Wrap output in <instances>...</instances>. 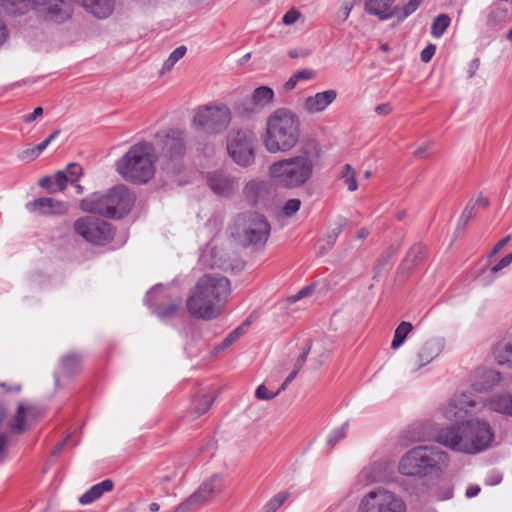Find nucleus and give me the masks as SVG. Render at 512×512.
<instances>
[{"instance_id":"nucleus-46","label":"nucleus","mask_w":512,"mask_h":512,"mask_svg":"<svg viewBox=\"0 0 512 512\" xmlns=\"http://www.w3.org/2000/svg\"><path fill=\"white\" fill-rule=\"evenodd\" d=\"M395 253L396 249L391 247L378 257L374 266L376 273H379L384 269L385 265L389 262Z\"/></svg>"},{"instance_id":"nucleus-3","label":"nucleus","mask_w":512,"mask_h":512,"mask_svg":"<svg viewBox=\"0 0 512 512\" xmlns=\"http://www.w3.org/2000/svg\"><path fill=\"white\" fill-rule=\"evenodd\" d=\"M320 155L319 143L314 139L308 140L301 146L298 156L273 163L269 168L270 177L282 187H300L312 177L314 166Z\"/></svg>"},{"instance_id":"nucleus-25","label":"nucleus","mask_w":512,"mask_h":512,"mask_svg":"<svg viewBox=\"0 0 512 512\" xmlns=\"http://www.w3.org/2000/svg\"><path fill=\"white\" fill-rule=\"evenodd\" d=\"M396 0H366L365 11L370 14L377 16L379 20H387L394 16L393 3Z\"/></svg>"},{"instance_id":"nucleus-62","label":"nucleus","mask_w":512,"mask_h":512,"mask_svg":"<svg viewBox=\"0 0 512 512\" xmlns=\"http://www.w3.org/2000/svg\"><path fill=\"white\" fill-rule=\"evenodd\" d=\"M38 156H39L38 153H36V151H34V147H33L30 149L24 150L20 157L23 160H33V159L37 158Z\"/></svg>"},{"instance_id":"nucleus-22","label":"nucleus","mask_w":512,"mask_h":512,"mask_svg":"<svg viewBox=\"0 0 512 512\" xmlns=\"http://www.w3.org/2000/svg\"><path fill=\"white\" fill-rule=\"evenodd\" d=\"M82 368V357L76 353H69L64 355L61 358L60 369L57 374H55V384L56 386L60 383L61 377H72L78 373H80Z\"/></svg>"},{"instance_id":"nucleus-43","label":"nucleus","mask_w":512,"mask_h":512,"mask_svg":"<svg viewBox=\"0 0 512 512\" xmlns=\"http://www.w3.org/2000/svg\"><path fill=\"white\" fill-rule=\"evenodd\" d=\"M342 178L348 187L349 191H355L358 188V183L355 176V171L350 164H345L342 171Z\"/></svg>"},{"instance_id":"nucleus-26","label":"nucleus","mask_w":512,"mask_h":512,"mask_svg":"<svg viewBox=\"0 0 512 512\" xmlns=\"http://www.w3.org/2000/svg\"><path fill=\"white\" fill-rule=\"evenodd\" d=\"M493 356L499 365L512 369V334L500 340L493 348Z\"/></svg>"},{"instance_id":"nucleus-38","label":"nucleus","mask_w":512,"mask_h":512,"mask_svg":"<svg viewBox=\"0 0 512 512\" xmlns=\"http://www.w3.org/2000/svg\"><path fill=\"white\" fill-rule=\"evenodd\" d=\"M507 10L500 6H492L487 16L486 24L489 27H495L506 18Z\"/></svg>"},{"instance_id":"nucleus-40","label":"nucleus","mask_w":512,"mask_h":512,"mask_svg":"<svg viewBox=\"0 0 512 512\" xmlns=\"http://www.w3.org/2000/svg\"><path fill=\"white\" fill-rule=\"evenodd\" d=\"M25 417V408L22 404H20L17 408V413L14 416V419L8 424L11 431L16 433H22L24 431Z\"/></svg>"},{"instance_id":"nucleus-50","label":"nucleus","mask_w":512,"mask_h":512,"mask_svg":"<svg viewBox=\"0 0 512 512\" xmlns=\"http://www.w3.org/2000/svg\"><path fill=\"white\" fill-rule=\"evenodd\" d=\"M342 230H343V224H339L337 227L333 228L331 230V232L328 233V235L326 237L327 249H331L334 246V244L337 240V237L342 232Z\"/></svg>"},{"instance_id":"nucleus-44","label":"nucleus","mask_w":512,"mask_h":512,"mask_svg":"<svg viewBox=\"0 0 512 512\" xmlns=\"http://www.w3.org/2000/svg\"><path fill=\"white\" fill-rule=\"evenodd\" d=\"M475 207L476 203L469 202L464 210L462 211V214L458 221V229H463L467 225L468 221L472 219L475 216Z\"/></svg>"},{"instance_id":"nucleus-57","label":"nucleus","mask_w":512,"mask_h":512,"mask_svg":"<svg viewBox=\"0 0 512 512\" xmlns=\"http://www.w3.org/2000/svg\"><path fill=\"white\" fill-rule=\"evenodd\" d=\"M43 114V108L42 107H37L34 109V111L28 115H25L23 117V121L25 123H30L34 120H36L38 117L42 116Z\"/></svg>"},{"instance_id":"nucleus-54","label":"nucleus","mask_w":512,"mask_h":512,"mask_svg":"<svg viewBox=\"0 0 512 512\" xmlns=\"http://www.w3.org/2000/svg\"><path fill=\"white\" fill-rule=\"evenodd\" d=\"M299 16L300 13L297 10L291 9L284 14L282 21L285 25H291L298 20Z\"/></svg>"},{"instance_id":"nucleus-64","label":"nucleus","mask_w":512,"mask_h":512,"mask_svg":"<svg viewBox=\"0 0 512 512\" xmlns=\"http://www.w3.org/2000/svg\"><path fill=\"white\" fill-rule=\"evenodd\" d=\"M308 54H309V53H308V51L303 50V49H293V50H290V51L288 52V55H289L291 58H293V59H295V58H299V57H305V56H307Z\"/></svg>"},{"instance_id":"nucleus-59","label":"nucleus","mask_w":512,"mask_h":512,"mask_svg":"<svg viewBox=\"0 0 512 512\" xmlns=\"http://www.w3.org/2000/svg\"><path fill=\"white\" fill-rule=\"evenodd\" d=\"M298 373H299V370L294 368L293 371L287 376V378L281 384L280 388L278 389V392L284 391L287 388V386L296 378Z\"/></svg>"},{"instance_id":"nucleus-42","label":"nucleus","mask_w":512,"mask_h":512,"mask_svg":"<svg viewBox=\"0 0 512 512\" xmlns=\"http://www.w3.org/2000/svg\"><path fill=\"white\" fill-rule=\"evenodd\" d=\"M349 423L344 422L340 427L335 428L327 438V444L332 448L346 437Z\"/></svg>"},{"instance_id":"nucleus-31","label":"nucleus","mask_w":512,"mask_h":512,"mask_svg":"<svg viewBox=\"0 0 512 512\" xmlns=\"http://www.w3.org/2000/svg\"><path fill=\"white\" fill-rule=\"evenodd\" d=\"M426 255V247L422 244L413 245L408 251L403 264L407 269H410L422 263Z\"/></svg>"},{"instance_id":"nucleus-29","label":"nucleus","mask_w":512,"mask_h":512,"mask_svg":"<svg viewBox=\"0 0 512 512\" xmlns=\"http://www.w3.org/2000/svg\"><path fill=\"white\" fill-rule=\"evenodd\" d=\"M182 309V299L168 301L159 304L155 309V314L161 320H168L176 317Z\"/></svg>"},{"instance_id":"nucleus-4","label":"nucleus","mask_w":512,"mask_h":512,"mask_svg":"<svg viewBox=\"0 0 512 512\" xmlns=\"http://www.w3.org/2000/svg\"><path fill=\"white\" fill-rule=\"evenodd\" d=\"M300 134L297 114L288 108H278L267 118L263 144L270 153L288 152L297 145Z\"/></svg>"},{"instance_id":"nucleus-19","label":"nucleus","mask_w":512,"mask_h":512,"mask_svg":"<svg viewBox=\"0 0 512 512\" xmlns=\"http://www.w3.org/2000/svg\"><path fill=\"white\" fill-rule=\"evenodd\" d=\"M274 91L268 86L256 88L251 96V103H242L238 107V112L242 116H248L256 112L258 107H264L273 102Z\"/></svg>"},{"instance_id":"nucleus-8","label":"nucleus","mask_w":512,"mask_h":512,"mask_svg":"<svg viewBox=\"0 0 512 512\" xmlns=\"http://www.w3.org/2000/svg\"><path fill=\"white\" fill-rule=\"evenodd\" d=\"M155 150L161 168L171 174H178L184 169L186 154V132L181 129L163 130L155 135Z\"/></svg>"},{"instance_id":"nucleus-33","label":"nucleus","mask_w":512,"mask_h":512,"mask_svg":"<svg viewBox=\"0 0 512 512\" xmlns=\"http://www.w3.org/2000/svg\"><path fill=\"white\" fill-rule=\"evenodd\" d=\"M215 397L209 394L197 397L192 402V410L196 417L206 413L214 402Z\"/></svg>"},{"instance_id":"nucleus-41","label":"nucleus","mask_w":512,"mask_h":512,"mask_svg":"<svg viewBox=\"0 0 512 512\" xmlns=\"http://www.w3.org/2000/svg\"><path fill=\"white\" fill-rule=\"evenodd\" d=\"M288 492H280L273 496L263 507L262 512H276L288 499Z\"/></svg>"},{"instance_id":"nucleus-17","label":"nucleus","mask_w":512,"mask_h":512,"mask_svg":"<svg viewBox=\"0 0 512 512\" xmlns=\"http://www.w3.org/2000/svg\"><path fill=\"white\" fill-rule=\"evenodd\" d=\"M207 185L217 195H232L237 187V180L223 171H214L207 174Z\"/></svg>"},{"instance_id":"nucleus-52","label":"nucleus","mask_w":512,"mask_h":512,"mask_svg":"<svg viewBox=\"0 0 512 512\" xmlns=\"http://www.w3.org/2000/svg\"><path fill=\"white\" fill-rule=\"evenodd\" d=\"M59 133H60L59 130L54 131L44 141H42L40 144L35 146L34 151H36V153H38V155H40L46 149V147L50 144V142L52 140H54L59 135Z\"/></svg>"},{"instance_id":"nucleus-5","label":"nucleus","mask_w":512,"mask_h":512,"mask_svg":"<svg viewBox=\"0 0 512 512\" xmlns=\"http://www.w3.org/2000/svg\"><path fill=\"white\" fill-rule=\"evenodd\" d=\"M156 159L154 144L142 141L132 145L116 162V171L128 182L144 184L155 175Z\"/></svg>"},{"instance_id":"nucleus-32","label":"nucleus","mask_w":512,"mask_h":512,"mask_svg":"<svg viewBox=\"0 0 512 512\" xmlns=\"http://www.w3.org/2000/svg\"><path fill=\"white\" fill-rule=\"evenodd\" d=\"M413 325L410 322H401L394 332V337L391 343L393 349H398L405 341L407 335L412 331Z\"/></svg>"},{"instance_id":"nucleus-49","label":"nucleus","mask_w":512,"mask_h":512,"mask_svg":"<svg viewBox=\"0 0 512 512\" xmlns=\"http://www.w3.org/2000/svg\"><path fill=\"white\" fill-rule=\"evenodd\" d=\"M279 393L280 392H278V390L272 393L264 385H259L255 391V396L261 400H271L275 398Z\"/></svg>"},{"instance_id":"nucleus-2","label":"nucleus","mask_w":512,"mask_h":512,"mask_svg":"<svg viewBox=\"0 0 512 512\" xmlns=\"http://www.w3.org/2000/svg\"><path fill=\"white\" fill-rule=\"evenodd\" d=\"M494 438L486 421L469 420L441 428L436 441L454 451L473 454L487 449Z\"/></svg>"},{"instance_id":"nucleus-60","label":"nucleus","mask_w":512,"mask_h":512,"mask_svg":"<svg viewBox=\"0 0 512 512\" xmlns=\"http://www.w3.org/2000/svg\"><path fill=\"white\" fill-rule=\"evenodd\" d=\"M479 66H480V60L479 58H474L470 63H469V67H468V70H467V76L468 78H472L476 71L479 69Z\"/></svg>"},{"instance_id":"nucleus-15","label":"nucleus","mask_w":512,"mask_h":512,"mask_svg":"<svg viewBox=\"0 0 512 512\" xmlns=\"http://www.w3.org/2000/svg\"><path fill=\"white\" fill-rule=\"evenodd\" d=\"M479 403L466 393L454 395L448 405L444 408V417L448 420H463L469 413L475 411Z\"/></svg>"},{"instance_id":"nucleus-7","label":"nucleus","mask_w":512,"mask_h":512,"mask_svg":"<svg viewBox=\"0 0 512 512\" xmlns=\"http://www.w3.org/2000/svg\"><path fill=\"white\" fill-rule=\"evenodd\" d=\"M449 464L448 454L437 446H417L403 455L398 470L405 476L425 477Z\"/></svg>"},{"instance_id":"nucleus-45","label":"nucleus","mask_w":512,"mask_h":512,"mask_svg":"<svg viewBox=\"0 0 512 512\" xmlns=\"http://www.w3.org/2000/svg\"><path fill=\"white\" fill-rule=\"evenodd\" d=\"M68 175V183L74 184L83 174L82 166L78 163H70L63 170Z\"/></svg>"},{"instance_id":"nucleus-24","label":"nucleus","mask_w":512,"mask_h":512,"mask_svg":"<svg viewBox=\"0 0 512 512\" xmlns=\"http://www.w3.org/2000/svg\"><path fill=\"white\" fill-rule=\"evenodd\" d=\"M83 8L99 19L109 17L115 7V0H79Z\"/></svg>"},{"instance_id":"nucleus-11","label":"nucleus","mask_w":512,"mask_h":512,"mask_svg":"<svg viewBox=\"0 0 512 512\" xmlns=\"http://www.w3.org/2000/svg\"><path fill=\"white\" fill-rule=\"evenodd\" d=\"M74 230L87 242L95 245H105L114 237V229L110 223L92 216L78 218L74 222Z\"/></svg>"},{"instance_id":"nucleus-20","label":"nucleus","mask_w":512,"mask_h":512,"mask_svg":"<svg viewBox=\"0 0 512 512\" xmlns=\"http://www.w3.org/2000/svg\"><path fill=\"white\" fill-rule=\"evenodd\" d=\"M337 98V92L329 89L318 92L313 96H309L303 103V109L308 114H316L323 112Z\"/></svg>"},{"instance_id":"nucleus-48","label":"nucleus","mask_w":512,"mask_h":512,"mask_svg":"<svg viewBox=\"0 0 512 512\" xmlns=\"http://www.w3.org/2000/svg\"><path fill=\"white\" fill-rule=\"evenodd\" d=\"M300 206L301 201L299 199H289L283 207V214L287 217H291L300 209Z\"/></svg>"},{"instance_id":"nucleus-16","label":"nucleus","mask_w":512,"mask_h":512,"mask_svg":"<svg viewBox=\"0 0 512 512\" xmlns=\"http://www.w3.org/2000/svg\"><path fill=\"white\" fill-rule=\"evenodd\" d=\"M444 340L442 338H431L424 342L411 360L413 370H418L432 362L443 350Z\"/></svg>"},{"instance_id":"nucleus-18","label":"nucleus","mask_w":512,"mask_h":512,"mask_svg":"<svg viewBox=\"0 0 512 512\" xmlns=\"http://www.w3.org/2000/svg\"><path fill=\"white\" fill-rule=\"evenodd\" d=\"M26 209L36 215H58L68 210L65 202L50 197H41L26 203Z\"/></svg>"},{"instance_id":"nucleus-21","label":"nucleus","mask_w":512,"mask_h":512,"mask_svg":"<svg viewBox=\"0 0 512 512\" xmlns=\"http://www.w3.org/2000/svg\"><path fill=\"white\" fill-rule=\"evenodd\" d=\"M502 381L500 372L493 369H484L477 372L472 387L477 392H486L494 389Z\"/></svg>"},{"instance_id":"nucleus-34","label":"nucleus","mask_w":512,"mask_h":512,"mask_svg":"<svg viewBox=\"0 0 512 512\" xmlns=\"http://www.w3.org/2000/svg\"><path fill=\"white\" fill-rule=\"evenodd\" d=\"M423 1L424 0H408L403 7H394V16L397 17L398 22H402L415 12Z\"/></svg>"},{"instance_id":"nucleus-23","label":"nucleus","mask_w":512,"mask_h":512,"mask_svg":"<svg viewBox=\"0 0 512 512\" xmlns=\"http://www.w3.org/2000/svg\"><path fill=\"white\" fill-rule=\"evenodd\" d=\"M483 405L493 412L512 417V393L510 392L495 393Z\"/></svg>"},{"instance_id":"nucleus-9","label":"nucleus","mask_w":512,"mask_h":512,"mask_svg":"<svg viewBox=\"0 0 512 512\" xmlns=\"http://www.w3.org/2000/svg\"><path fill=\"white\" fill-rule=\"evenodd\" d=\"M231 119V110L227 105H205L196 110L192 123L205 135H218L228 128Z\"/></svg>"},{"instance_id":"nucleus-12","label":"nucleus","mask_w":512,"mask_h":512,"mask_svg":"<svg viewBox=\"0 0 512 512\" xmlns=\"http://www.w3.org/2000/svg\"><path fill=\"white\" fill-rule=\"evenodd\" d=\"M256 137L252 130L231 131L228 136L227 149L231 158L241 166H248L254 161V143Z\"/></svg>"},{"instance_id":"nucleus-13","label":"nucleus","mask_w":512,"mask_h":512,"mask_svg":"<svg viewBox=\"0 0 512 512\" xmlns=\"http://www.w3.org/2000/svg\"><path fill=\"white\" fill-rule=\"evenodd\" d=\"M224 489L223 479L219 474H214L204 481L199 488L186 500L180 503L174 512H191L204 503L213 499Z\"/></svg>"},{"instance_id":"nucleus-55","label":"nucleus","mask_w":512,"mask_h":512,"mask_svg":"<svg viewBox=\"0 0 512 512\" xmlns=\"http://www.w3.org/2000/svg\"><path fill=\"white\" fill-rule=\"evenodd\" d=\"M310 349H311V344L308 345V347L306 349L303 350V352L298 356L295 364H294V368L297 369V370H301L302 367L304 366L306 360H307V356L310 352Z\"/></svg>"},{"instance_id":"nucleus-63","label":"nucleus","mask_w":512,"mask_h":512,"mask_svg":"<svg viewBox=\"0 0 512 512\" xmlns=\"http://www.w3.org/2000/svg\"><path fill=\"white\" fill-rule=\"evenodd\" d=\"M309 293H310V290L308 288L302 289L296 295L291 296L289 298V301L294 303V302L304 298L305 296L309 295Z\"/></svg>"},{"instance_id":"nucleus-30","label":"nucleus","mask_w":512,"mask_h":512,"mask_svg":"<svg viewBox=\"0 0 512 512\" xmlns=\"http://www.w3.org/2000/svg\"><path fill=\"white\" fill-rule=\"evenodd\" d=\"M268 190V183L263 181H250L244 188V194L250 202L257 203L266 193H268Z\"/></svg>"},{"instance_id":"nucleus-39","label":"nucleus","mask_w":512,"mask_h":512,"mask_svg":"<svg viewBox=\"0 0 512 512\" xmlns=\"http://www.w3.org/2000/svg\"><path fill=\"white\" fill-rule=\"evenodd\" d=\"M187 52V48L185 46H179L177 47L170 55L169 57L166 59V61L164 62L163 66H162V69H161V73H164V72H168L170 71L174 65L181 59L184 57V55L186 54Z\"/></svg>"},{"instance_id":"nucleus-58","label":"nucleus","mask_w":512,"mask_h":512,"mask_svg":"<svg viewBox=\"0 0 512 512\" xmlns=\"http://www.w3.org/2000/svg\"><path fill=\"white\" fill-rule=\"evenodd\" d=\"M511 240V236L508 235L506 237H504L503 239H501L500 241H498L495 246L493 247L491 253H490V256H493L495 254H497L501 249L504 248L505 245L508 244V242Z\"/></svg>"},{"instance_id":"nucleus-51","label":"nucleus","mask_w":512,"mask_h":512,"mask_svg":"<svg viewBox=\"0 0 512 512\" xmlns=\"http://www.w3.org/2000/svg\"><path fill=\"white\" fill-rule=\"evenodd\" d=\"M512 263V252L504 256L496 265L491 267L490 272L497 274L502 269L508 267Z\"/></svg>"},{"instance_id":"nucleus-35","label":"nucleus","mask_w":512,"mask_h":512,"mask_svg":"<svg viewBox=\"0 0 512 512\" xmlns=\"http://www.w3.org/2000/svg\"><path fill=\"white\" fill-rule=\"evenodd\" d=\"M247 325L248 323H243L241 326L237 327L232 332H230L228 336L218 346L214 348L213 353L218 354L227 349L230 345H232L244 333Z\"/></svg>"},{"instance_id":"nucleus-56","label":"nucleus","mask_w":512,"mask_h":512,"mask_svg":"<svg viewBox=\"0 0 512 512\" xmlns=\"http://www.w3.org/2000/svg\"><path fill=\"white\" fill-rule=\"evenodd\" d=\"M315 75L314 71L311 70V69H303V70H300L298 72H296L294 74V78L299 81H302V80H309L311 78H313Z\"/></svg>"},{"instance_id":"nucleus-1","label":"nucleus","mask_w":512,"mask_h":512,"mask_svg":"<svg viewBox=\"0 0 512 512\" xmlns=\"http://www.w3.org/2000/svg\"><path fill=\"white\" fill-rule=\"evenodd\" d=\"M231 293L230 281L219 274H206L198 279L186 299L189 314L203 320H213Z\"/></svg>"},{"instance_id":"nucleus-47","label":"nucleus","mask_w":512,"mask_h":512,"mask_svg":"<svg viewBox=\"0 0 512 512\" xmlns=\"http://www.w3.org/2000/svg\"><path fill=\"white\" fill-rule=\"evenodd\" d=\"M357 0H341V8L338 13L340 22H345L352 11Z\"/></svg>"},{"instance_id":"nucleus-61","label":"nucleus","mask_w":512,"mask_h":512,"mask_svg":"<svg viewBox=\"0 0 512 512\" xmlns=\"http://www.w3.org/2000/svg\"><path fill=\"white\" fill-rule=\"evenodd\" d=\"M391 111H392V108L389 103H382L375 107V112L381 116L388 115L391 113Z\"/></svg>"},{"instance_id":"nucleus-6","label":"nucleus","mask_w":512,"mask_h":512,"mask_svg":"<svg viewBox=\"0 0 512 512\" xmlns=\"http://www.w3.org/2000/svg\"><path fill=\"white\" fill-rule=\"evenodd\" d=\"M134 202V193L125 185L119 184L105 192H94L83 198L79 207L86 213L121 218L131 210Z\"/></svg>"},{"instance_id":"nucleus-53","label":"nucleus","mask_w":512,"mask_h":512,"mask_svg":"<svg viewBox=\"0 0 512 512\" xmlns=\"http://www.w3.org/2000/svg\"><path fill=\"white\" fill-rule=\"evenodd\" d=\"M435 51L436 46L434 44H428L420 54L421 61L424 63H428L434 56Z\"/></svg>"},{"instance_id":"nucleus-14","label":"nucleus","mask_w":512,"mask_h":512,"mask_svg":"<svg viewBox=\"0 0 512 512\" xmlns=\"http://www.w3.org/2000/svg\"><path fill=\"white\" fill-rule=\"evenodd\" d=\"M243 225L244 241L247 245H264L270 235V224L267 219L258 213L251 212L238 218Z\"/></svg>"},{"instance_id":"nucleus-28","label":"nucleus","mask_w":512,"mask_h":512,"mask_svg":"<svg viewBox=\"0 0 512 512\" xmlns=\"http://www.w3.org/2000/svg\"><path fill=\"white\" fill-rule=\"evenodd\" d=\"M113 488L114 482L111 479H105L104 481L93 485L89 490L82 494L79 498V502L82 505L91 504L101 498L104 493L112 491Z\"/></svg>"},{"instance_id":"nucleus-37","label":"nucleus","mask_w":512,"mask_h":512,"mask_svg":"<svg viewBox=\"0 0 512 512\" xmlns=\"http://www.w3.org/2000/svg\"><path fill=\"white\" fill-rule=\"evenodd\" d=\"M380 464L373 463L372 465L364 468L359 474V480L364 482L365 484L375 483L381 480V476L379 475Z\"/></svg>"},{"instance_id":"nucleus-27","label":"nucleus","mask_w":512,"mask_h":512,"mask_svg":"<svg viewBox=\"0 0 512 512\" xmlns=\"http://www.w3.org/2000/svg\"><path fill=\"white\" fill-rule=\"evenodd\" d=\"M38 184L41 188L48 190L50 193L60 192L67 187L68 175L60 170L53 175L42 177Z\"/></svg>"},{"instance_id":"nucleus-36","label":"nucleus","mask_w":512,"mask_h":512,"mask_svg":"<svg viewBox=\"0 0 512 512\" xmlns=\"http://www.w3.org/2000/svg\"><path fill=\"white\" fill-rule=\"evenodd\" d=\"M450 17L446 14H439L432 23L431 35L434 38H440L450 25Z\"/></svg>"},{"instance_id":"nucleus-10","label":"nucleus","mask_w":512,"mask_h":512,"mask_svg":"<svg viewBox=\"0 0 512 512\" xmlns=\"http://www.w3.org/2000/svg\"><path fill=\"white\" fill-rule=\"evenodd\" d=\"M358 512H406V504L393 492L375 489L361 499Z\"/></svg>"}]
</instances>
